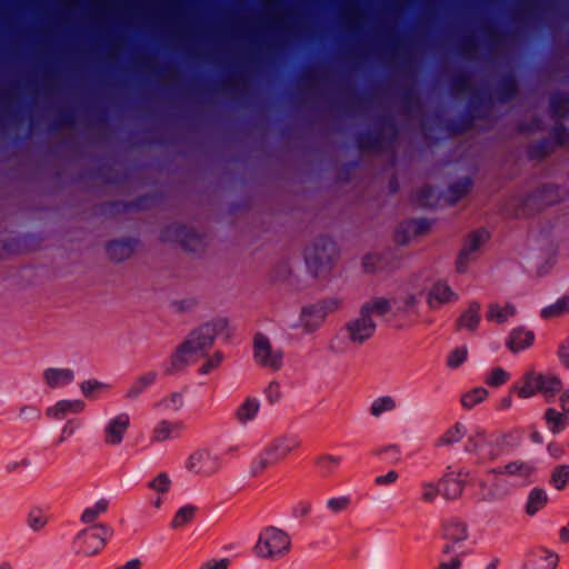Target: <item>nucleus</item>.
Wrapping results in <instances>:
<instances>
[{
  "label": "nucleus",
  "mask_w": 569,
  "mask_h": 569,
  "mask_svg": "<svg viewBox=\"0 0 569 569\" xmlns=\"http://www.w3.org/2000/svg\"><path fill=\"white\" fill-rule=\"evenodd\" d=\"M569 482V465L557 466L550 476V485L557 490H563Z\"/></svg>",
  "instance_id": "55"
},
{
  "label": "nucleus",
  "mask_w": 569,
  "mask_h": 569,
  "mask_svg": "<svg viewBox=\"0 0 569 569\" xmlns=\"http://www.w3.org/2000/svg\"><path fill=\"white\" fill-rule=\"evenodd\" d=\"M253 357L258 365L279 370L282 366L283 352L272 350L269 339L262 333H257L253 339Z\"/></svg>",
  "instance_id": "11"
},
{
  "label": "nucleus",
  "mask_w": 569,
  "mask_h": 569,
  "mask_svg": "<svg viewBox=\"0 0 569 569\" xmlns=\"http://www.w3.org/2000/svg\"><path fill=\"white\" fill-rule=\"evenodd\" d=\"M509 379V373L501 367H497L490 371L485 382L490 387H500Z\"/></svg>",
  "instance_id": "59"
},
{
  "label": "nucleus",
  "mask_w": 569,
  "mask_h": 569,
  "mask_svg": "<svg viewBox=\"0 0 569 569\" xmlns=\"http://www.w3.org/2000/svg\"><path fill=\"white\" fill-rule=\"evenodd\" d=\"M112 535V529L106 525H96L81 530L74 538L73 548L76 553L94 556L100 552Z\"/></svg>",
  "instance_id": "6"
},
{
  "label": "nucleus",
  "mask_w": 569,
  "mask_h": 569,
  "mask_svg": "<svg viewBox=\"0 0 569 569\" xmlns=\"http://www.w3.org/2000/svg\"><path fill=\"white\" fill-rule=\"evenodd\" d=\"M150 200H152V198L150 196H143V197H139L138 199H136L132 202L112 201V202H108L106 206L108 207L109 210L117 211V212L128 211L130 209L140 210V209H143L144 207H147L148 202Z\"/></svg>",
  "instance_id": "54"
},
{
  "label": "nucleus",
  "mask_w": 569,
  "mask_h": 569,
  "mask_svg": "<svg viewBox=\"0 0 569 569\" xmlns=\"http://www.w3.org/2000/svg\"><path fill=\"white\" fill-rule=\"evenodd\" d=\"M488 397V390L483 387H476L461 396V405L465 409L470 410L477 405L485 401Z\"/></svg>",
  "instance_id": "48"
},
{
  "label": "nucleus",
  "mask_w": 569,
  "mask_h": 569,
  "mask_svg": "<svg viewBox=\"0 0 569 569\" xmlns=\"http://www.w3.org/2000/svg\"><path fill=\"white\" fill-rule=\"evenodd\" d=\"M548 429L557 435L565 430L567 416L563 412H559L555 408H548L543 415Z\"/></svg>",
  "instance_id": "44"
},
{
  "label": "nucleus",
  "mask_w": 569,
  "mask_h": 569,
  "mask_svg": "<svg viewBox=\"0 0 569 569\" xmlns=\"http://www.w3.org/2000/svg\"><path fill=\"white\" fill-rule=\"evenodd\" d=\"M197 508L191 505L181 507L173 516L170 527L172 529H179L190 523L196 515Z\"/></svg>",
  "instance_id": "52"
},
{
  "label": "nucleus",
  "mask_w": 569,
  "mask_h": 569,
  "mask_svg": "<svg viewBox=\"0 0 569 569\" xmlns=\"http://www.w3.org/2000/svg\"><path fill=\"white\" fill-rule=\"evenodd\" d=\"M162 242H178L181 248L189 252H199L207 246V234L197 232L184 224H168L160 232Z\"/></svg>",
  "instance_id": "5"
},
{
  "label": "nucleus",
  "mask_w": 569,
  "mask_h": 569,
  "mask_svg": "<svg viewBox=\"0 0 569 569\" xmlns=\"http://www.w3.org/2000/svg\"><path fill=\"white\" fill-rule=\"evenodd\" d=\"M477 48L476 39L472 36L465 37L457 46V53L461 57H468Z\"/></svg>",
  "instance_id": "62"
},
{
  "label": "nucleus",
  "mask_w": 569,
  "mask_h": 569,
  "mask_svg": "<svg viewBox=\"0 0 569 569\" xmlns=\"http://www.w3.org/2000/svg\"><path fill=\"white\" fill-rule=\"evenodd\" d=\"M342 460V456L321 453L313 459V467L321 478H329L338 471Z\"/></svg>",
  "instance_id": "27"
},
{
  "label": "nucleus",
  "mask_w": 569,
  "mask_h": 569,
  "mask_svg": "<svg viewBox=\"0 0 569 569\" xmlns=\"http://www.w3.org/2000/svg\"><path fill=\"white\" fill-rule=\"evenodd\" d=\"M490 239V232L486 228H478L468 233L465 239L463 246L460 249L456 269L457 272L463 273L467 271L470 262L476 259L475 253Z\"/></svg>",
  "instance_id": "7"
},
{
  "label": "nucleus",
  "mask_w": 569,
  "mask_h": 569,
  "mask_svg": "<svg viewBox=\"0 0 569 569\" xmlns=\"http://www.w3.org/2000/svg\"><path fill=\"white\" fill-rule=\"evenodd\" d=\"M523 438V431L519 428H513L496 437V439L488 442V450L483 455L489 460H496L500 456L517 449Z\"/></svg>",
  "instance_id": "10"
},
{
  "label": "nucleus",
  "mask_w": 569,
  "mask_h": 569,
  "mask_svg": "<svg viewBox=\"0 0 569 569\" xmlns=\"http://www.w3.org/2000/svg\"><path fill=\"white\" fill-rule=\"evenodd\" d=\"M171 480L166 472L159 473L149 483L148 488L159 493H166L170 490Z\"/></svg>",
  "instance_id": "60"
},
{
  "label": "nucleus",
  "mask_w": 569,
  "mask_h": 569,
  "mask_svg": "<svg viewBox=\"0 0 569 569\" xmlns=\"http://www.w3.org/2000/svg\"><path fill=\"white\" fill-rule=\"evenodd\" d=\"M519 91V82L513 72L503 73L496 87V96L499 102L511 101Z\"/></svg>",
  "instance_id": "23"
},
{
  "label": "nucleus",
  "mask_w": 569,
  "mask_h": 569,
  "mask_svg": "<svg viewBox=\"0 0 569 569\" xmlns=\"http://www.w3.org/2000/svg\"><path fill=\"white\" fill-rule=\"evenodd\" d=\"M466 435V427L457 422L453 427L449 428L441 437L436 441V446H448L460 441Z\"/></svg>",
  "instance_id": "49"
},
{
  "label": "nucleus",
  "mask_w": 569,
  "mask_h": 569,
  "mask_svg": "<svg viewBox=\"0 0 569 569\" xmlns=\"http://www.w3.org/2000/svg\"><path fill=\"white\" fill-rule=\"evenodd\" d=\"M558 562L559 557L556 552L538 547L527 555L522 569H556Z\"/></svg>",
  "instance_id": "17"
},
{
  "label": "nucleus",
  "mask_w": 569,
  "mask_h": 569,
  "mask_svg": "<svg viewBox=\"0 0 569 569\" xmlns=\"http://www.w3.org/2000/svg\"><path fill=\"white\" fill-rule=\"evenodd\" d=\"M562 387V381L558 375L530 370L523 375L522 385L513 386L511 391L522 399L531 398L537 393H541L546 398H552L561 391Z\"/></svg>",
  "instance_id": "2"
},
{
  "label": "nucleus",
  "mask_w": 569,
  "mask_h": 569,
  "mask_svg": "<svg viewBox=\"0 0 569 569\" xmlns=\"http://www.w3.org/2000/svg\"><path fill=\"white\" fill-rule=\"evenodd\" d=\"M391 302L392 300L387 298L377 297L365 302L360 308V313L370 318H372V315L382 317L391 310Z\"/></svg>",
  "instance_id": "39"
},
{
  "label": "nucleus",
  "mask_w": 569,
  "mask_h": 569,
  "mask_svg": "<svg viewBox=\"0 0 569 569\" xmlns=\"http://www.w3.org/2000/svg\"><path fill=\"white\" fill-rule=\"evenodd\" d=\"M427 232V218L410 219L401 222L396 232L395 241L398 244H407L412 237L423 234Z\"/></svg>",
  "instance_id": "20"
},
{
  "label": "nucleus",
  "mask_w": 569,
  "mask_h": 569,
  "mask_svg": "<svg viewBox=\"0 0 569 569\" xmlns=\"http://www.w3.org/2000/svg\"><path fill=\"white\" fill-rule=\"evenodd\" d=\"M557 356L559 358L560 363L569 370V337L565 338L557 351Z\"/></svg>",
  "instance_id": "64"
},
{
  "label": "nucleus",
  "mask_w": 569,
  "mask_h": 569,
  "mask_svg": "<svg viewBox=\"0 0 569 569\" xmlns=\"http://www.w3.org/2000/svg\"><path fill=\"white\" fill-rule=\"evenodd\" d=\"M191 341H183L176 352L171 356L170 366L166 369V375H173L177 371L181 370L188 365V355H192L193 352L190 349Z\"/></svg>",
  "instance_id": "37"
},
{
  "label": "nucleus",
  "mask_w": 569,
  "mask_h": 569,
  "mask_svg": "<svg viewBox=\"0 0 569 569\" xmlns=\"http://www.w3.org/2000/svg\"><path fill=\"white\" fill-rule=\"evenodd\" d=\"M481 305L478 301H471L466 310L456 320L458 330L467 329L471 332L476 331L481 321Z\"/></svg>",
  "instance_id": "25"
},
{
  "label": "nucleus",
  "mask_w": 569,
  "mask_h": 569,
  "mask_svg": "<svg viewBox=\"0 0 569 569\" xmlns=\"http://www.w3.org/2000/svg\"><path fill=\"white\" fill-rule=\"evenodd\" d=\"M33 240L32 237H12L3 241L0 244V258H3L6 254H17L29 251L31 248L29 246V241Z\"/></svg>",
  "instance_id": "36"
},
{
  "label": "nucleus",
  "mask_w": 569,
  "mask_h": 569,
  "mask_svg": "<svg viewBox=\"0 0 569 569\" xmlns=\"http://www.w3.org/2000/svg\"><path fill=\"white\" fill-rule=\"evenodd\" d=\"M157 379V372L156 371H148L141 376H139L131 385V387L128 389L126 397L133 399L138 395H140L146 388L151 386Z\"/></svg>",
  "instance_id": "45"
},
{
  "label": "nucleus",
  "mask_w": 569,
  "mask_h": 569,
  "mask_svg": "<svg viewBox=\"0 0 569 569\" xmlns=\"http://www.w3.org/2000/svg\"><path fill=\"white\" fill-rule=\"evenodd\" d=\"M397 408V401L391 396H382L375 399L370 406V415L378 418L385 412L393 411Z\"/></svg>",
  "instance_id": "50"
},
{
  "label": "nucleus",
  "mask_w": 569,
  "mask_h": 569,
  "mask_svg": "<svg viewBox=\"0 0 569 569\" xmlns=\"http://www.w3.org/2000/svg\"><path fill=\"white\" fill-rule=\"evenodd\" d=\"M74 378L71 369L49 368L44 371V380L51 388L70 383Z\"/></svg>",
  "instance_id": "42"
},
{
  "label": "nucleus",
  "mask_w": 569,
  "mask_h": 569,
  "mask_svg": "<svg viewBox=\"0 0 569 569\" xmlns=\"http://www.w3.org/2000/svg\"><path fill=\"white\" fill-rule=\"evenodd\" d=\"M220 467L221 463L219 458L207 450L192 452L186 461V468L188 471L204 477L217 473Z\"/></svg>",
  "instance_id": "15"
},
{
  "label": "nucleus",
  "mask_w": 569,
  "mask_h": 569,
  "mask_svg": "<svg viewBox=\"0 0 569 569\" xmlns=\"http://www.w3.org/2000/svg\"><path fill=\"white\" fill-rule=\"evenodd\" d=\"M471 89V77L466 69H461L450 77L449 92L455 99L463 97L466 93L470 92Z\"/></svg>",
  "instance_id": "29"
},
{
  "label": "nucleus",
  "mask_w": 569,
  "mask_h": 569,
  "mask_svg": "<svg viewBox=\"0 0 569 569\" xmlns=\"http://www.w3.org/2000/svg\"><path fill=\"white\" fill-rule=\"evenodd\" d=\"M223 359V355L221 351L214 352L212 357H210L206 362L202 363V366L199 369V372L201 375H208L213 369L218 368Z\"/></svg>",
  "instance_id": "63"
},
{
  "label": "nucleus",
  "mask_w": 569,
  "mask_h": 569,
  "mask_svg": "<svg viewBox=\"0 0 569 569\" xmlns=\"http://www.w3.org/2000/svg\"><path fill=\"white\" fill-rule=\"evenodd\" d=\"M228 328L227 319H217L213 322L204 323L197 330L192 331L186 341H191V351L193 353L209 349L218 333Z\"/></svg>",
  "instance_id": "8"
},
{
  "label": "nucleus",
  "mask_w": 569,
  "mask_h": 569,
  "mask_svg": "<svg viewBox=\"0 0 569 569\" xmlns=\"http://www.w3.org/2000/svg\"><path fill=\"white\" fill-rule=\"evenodd\" d=\"M342 17L350 27H358L362 18V13L358 4H350L342 10Z\"/></svg>",
  "instance_id": "61"
},
{
  "label": "nucleus",
  "mask_w": 569,
  "mask_h": 569,
  "mask_svg": "<svg viewBox=\"0 0 569 569\" xmlns=\"http://www.w3.org/2000/svg\"><path fill=\"white\" fill-rule=\"evenodd\" d=\"M186 429L182 421L161 420L152 430L151 441L162 442L168 439L179 438Z\"/></svg>",
  "instance_id": "22"
},
{
  "label": "nucleus",
  "mask_w": 569,
  "mask_h": 569,
  "mask_svg": "<svg viewBox=\"0 0 569 569\" xmlns=\"http://www.w3.org/2000/svg\"><path fill=\"white\" fill-rule=\"evenodd\" d=\"M549 108L551 116L562 120L569 117V94L565 91H555L550 94Z\"/></svg>",
  "instance_id": "33"
},
{
  "label": "nucleus",
  "mask_w": 569,
  "mask_h": 569,
  "mask_svg": "<svg viewBox=\"0 0 569 569\" xmlns=\"http://www.w3.org/2000/svg\"><path fill=\"white\" fill-rule=\"evenodd\" d=\"M536 470V467L530 461L515 460L505 466L497 467L492 470L495 475L517 477L520 479H528Z\"/></svg>",
  "instance_id": "24"
},
{
  "label": "nucleus",
  "mask_w": 569,
  "mask_h": 569,
  "mask_svg": "<svg viewBox=\"0 0 569 569\" xmlns=\"http://www.w3.org/2000/svg\"><path fill=\"white\" fill-rule=\"evenodd\" d=\"M555 151L553 143L550 139L543 137L530 143L527 148V157L530 160H542Z\"/></svg>",
  "instance_id": "38"
},
{
  "label": "nucleus",
  "mask_w": 569,
  "mask_h": 569,
  "mask_svg": "<svg viewBox=\"0 0 569 569\" xmlns=\"http://www.w3.org/2000/svg\"><path fill=\"white\" fill-rule=\"evenodd\" d=\"M488 440L485 439V431L478 430L476 436H470L465 445V450L469 453H475L479 462L490 461L483 455L488 450Z\"/></svg>",
  "instance_id": "35"
},
{
  "label": "nucleus",
  "mask_w": 569,
  "mask_h": 569,
  "mask_svg": "<svg viewBox=\"0 0 569 569\" xmlns=\"http://www.w3.org/2000/svg\"><path fill=\"white\" fill-rule=\"evenodd\" d=\"M482 99L473 90L466 106V110L458 118L445 120V129L449 134L456 136L466 132L477 119L476 111L481 107Z\"/></svg>",
  "instance_id": "9"
},
{
  "label": "nucleus",
  "mask_w": 569,
  "mask_h": 569,
  "mask_svg": "<svg viewBox=\"0 0 569 569\" xmlns=\"http://www.w3.org/2000/svg\"><path fill=\"white\" fill-rule=\"evenodd\" d=\"M277 465L274 459L263 449L251 462L250 472L257 477L264 472L268 468Z\"/></svg>",
  "instance_id": "53"
},
{
  "label": "nucleus",
  "mask_w": 569,
  "mask_h": 569,
  "mask_svg": "<svg viewBox=\"0 0 569 569\" xmlns=\"http://www.w3.org/2000/svg\"><path fill=\"white\" fill-rule=\"evenodd\" d=\"M130 418L127 413H120L112 418L104 429V442L110 446H118L129 428Z\"/></svg>",
  "instance_id": "19"
},
{
  "label": "nucleus",
  "mask_w": 569,
  "mask_h": 569,
  "mask_svg": "<svg viewBox=\"0 0 569 569\" xmlns=\"http://www.w3.org/2000/svg\"><path fill=\"white\" fill-rule=\"evenodd\" d=\"M548 502V496L545 489L535 487L530 490L526 503V513L535 516Z\"/></svg>",
  "instance_id": "41"
},
{
  "label": "nucleus",
  "mask_w": 569,
  "mask_h": 569,
  "mask_svg": "<svg viewBox=\"0 0 569 569\" xmlns=\"http://www.w3.org/2000/svg\"><path fill=\"white\" fill-rule=\"evenodd\" d=\"M371 455L383 461L396 465L401 460V450L398 445H388L371 450Z\"/></svg>",
  "instance_id": "51"
},
{
  "label": "nucleus",
  "mask_w": 569,
  "mask_h": 569,
  "mask_svg": "<svg viewBox=\"0 0 569 569\" xmlns=\"http://www.w3.org/2000/svg\"><path fill=\"white\" fill-rule=\"evenodd\" d=\"M569 313V296L559 298L555 303L545 307L540 316L543 319H551Z\"/></svg>",
  "instance_id": "47"
},
{
  "label": "nucleus",
  "mask_w": 569,
  "mask_h": 569,
  "mask_svg": "<svg viewBox=\"0 0 569 569\" xmlns=\"http://www.w3.org/2000/svg\"><path fill=\"white\" fill-rule=\"evenodd\" d=\"M376 322L372 318L359 312V317L348 321L345 326L347 336L352 343L362 345L376 332Z\"/></svg>",
  "instance_id": "16"
},
{
  "label": "nucleus",
  "mask_w": 569,
  "mask_h": 569,
  "mask_svg": "<svg viewBox=\"0 0 569 569\" xmlns=\"http://www.w3.org/2000/svg\"><path fill=\"white\" fill-rule=\"evenodd\" d=\"M337 257L338 247L329 237H319L305 249L306 263L315 277L330 272Z\"/></svg>",
  "instance_id": "3"
},
{
  "label": "nucleus",
  "mask_w": 569,
  "mask_h": 569,
  "mask_svg": "<svg viewBox=\"0 0 569 569\" xmlns=\"http://www.w3.org/2000/svg\"><path fill=\"white\" fill-rule=\"evenodd\" d=\"M443 538L453 545L465 541L468 538V526L466 522L453 518L443 525Z\"/></svg>",
  "instance_id": "32"
},
{
  "label": "nucleus",
  "mask_w": 569,
  "mask_h": 569,
  "mask_svg": "<svg viewBox=\"0 0 569 569\" xmlns=\"http://www.w3.org/2000/svg\"><path fill=\"white\" fill-rule=\"evenodd\" d=\"M468 358V349L466 346L457 347L447 357L446 365L450 369H457L462 366Z\"/></svg>",
  "instance_id": "57"
},
{
  "label": "nucleus",
  "mask_w": 569,
  "mask_h": 569,
  "mask_svg": "<svg viewBox=\"0 0 569 569\" xmlns=\"http://www.w3.org/2000/svg\"><path fill=\"white\" fill-rule=\"evenodd\" d=\"M301 447L298 436H282L271 441L264 449L277 463L284 460L292 451Z\"/></svg>",
  "instance_id": "18"
},
{
  "label": "nucleus",
  "mask_w": 569,
  "mask_h": 569,
  "mask_svg": "<svg viewBox=\"0 0 569 569\" xmlns=\"http://www.w3.org/2000/svg\"><path fill=\"white\" fill-rule=\"evenodd\" d=\"M533 341V331L526 330L525 328L520 327L511 330L506 341V346L511 352L517 353L529 348Z\"/></svg>",
  "instance_id": "26"
},
{
  "label": "nucleus",
  "mask_w": 569,
  "mask_h": 569,
  "mask_svg": "<svg viewBox=\"0 0 569 569\" xmlns=\"http://www.w3.org/2000/svg\"><path fill=\"white\" fill-rule=\"evenodd\" d=\"M515 313L516 308L513 305L508 303L502 308L498 303H490L487 312V319L497 323H503L510 316H513Z\"/></svg>",
  "instance_id": "46"
},
{
  "label": "nucleus",
  "mask_w": 569,
  "mask_h": 569,
  "mask_svg": "<svg viewBox=\"0 0 569 569\" xmlns=\"http://www.w3.org/2000/svg\"><path fill=\"white\" fill-rule=\"evenodd\" d=\"M290 548V536L282 529L269 526L261 530L253 550L259 558L274 560L286 556Z\"/></svg>",
  "instance_id": "4"
},
{
  "label": "nucleus",
  "mask_w": 569,
  "mask_h": 569,
  "mask_svg": "<svg viewBox=\"0 0 569 569\" xmlns=\"http://www.w3.org/2000/svg\"><path fill=\"white\" fill-rule=\"evenodd\" d=\"M341 302L337 298H329L318 303L310 305L302 308L301 319L303 326L309 330L318 328L329 312L337 310Z\"/></svg>",
  "instance_id": "13"
},
{
  "label": "nucleus",
  "mask_w": 569,
  "mask_h": 569,
  "mask_svg": "<svg viewBox=\"0 0 569 569\" xmlns=\"http://www.w3.org/2000/svg\"><path fill=\"white\" fill-rule=\"evenodd\" d=\"M377 124L375 131H366L357 136L356 143L360 152L380 153L397 141L399 127L391 114L378 117Z\"/></svg>",
  "instance_id": "1"
},
{
  "label": "nucleus",
  "mask_w": 569,
  "mask_h": 569,
  "mask_svg": "<svg viewBox=\"0 0 569 569\" xmlns=\"http://www.w3.org/2000/svg\"><path fill=\"white\" fill-rule=\"evenodd\" d=\"M425 289L416 291L415 293H407L403 297L392 299L393 305L396 306V313H416L418 298L423 295Z\"/></svg>",
  "instance_id": "40"
},
{
  "label": "nucleus",
  "mask_w": 569,
  "mask_h": 569,
  "mask_svg": "<svg viewBox=\"0 0 569 569\" xmlns=\"http://www.w3.org/2000/svg\"><path fill=\"white\" fill-rule=\"evenodd\" d=\"M82 400H60L53 407L47 409L46 415L50 418L62 419L69 412L79 413L84 409Z\"/></svg>",
  "instance_id": "31"
},
{
  "label": "nucleus",
  "mask_w": 569,
  "mask_h": 569,
  "mask_svg": "<svg viewBox=\"0 0 569 569\" xmlns=\"http://www.w3.org/2000/svg\"><path fill=\"white\" fill-rule=\"evenodd\" d=\"M50 515L40 507H32L27 515V525L34 531H41L49 523Z\"/></svg>",
  "instance_id": "43"
},
{
  "label": "nucleus",
  "mask_w": 569,
  "mask_h": 569,
  "mask_svg": "<svg viewBox=\"0 0 569 569\" xmlns=\"http://www.w3.org/2000/svg\"><path fill=\"white\" fill-rule=\"evenodd\" d=\"M458 300V295L451 289L446 281H437L429 288V308H433V303L446 305Z\"/></svg>",
  "instance_id": "28"
},
{
  "label": "nucleus",
  "mask_w": 569,
  "mask_h": 569,
  "mask_svg": "<svg viewBox=\"0 0 569 569\" xmlns=\"http://www.w3.org/2000/svg\"><path fill=\"white\" fill-rule=\"evenodd\" d=\"M462 475L467 476L462 471L448 472L439 480L436 487L429 483V500L437 495H441L447 500L458 499L465 489Z\"/></svg>",
  "instance_id": "12"
},
{
  "label": "nucleus",
  "mask_w": 569,
  "mask_h": 569,
  "mask_svg": "<svg viewBox=\"0 0 569 569\" xmlns=\"http://www.w3.org/2000/svg\"><path fill=\"white\" fill-rule=\"evenodd\" d=\"M558 191L559 187L556 184L549 183L541 186L523 198L521 202L522 211L531 213L533 210L539 211L542 207L555 204L559 201Z\"/></svg>",
  "instance_id": "14"
},
{
  "label": "nucleus",
  "mask_w": 569,
  "mask_h": 569,
  "mask_svg": "<svg viewBox=\"0 0 569 569\" xmlns=\"http://www.w3.org/2000/svg\"><path fill=\"white\" fill-rule=\"evenodd\" d=\"M473 180L471 177H463L455 180L448 186L446 200L450 204H456L463 199L472 189Z\"/></svg>",
  "instance_id": "30"
},
{
  "label": "nucleus",
  "mask_w": 569,
  "mask_h": 569,
  "mask_svg": "<svg viewBox=\"0 0 569 569\" xmlns=\"http://www.w3.org/2000/svg\"><path fill=\"white\" fill-rule=\"evenodd\" d=\"M551 137H552V143L553 148L561 147L569 143V130L562 122H557L551 128Z\"/></svg>",
  "instance_id": "58"
},
{
  "label": "nucleus",
  "mask_w": 569,
  "mask_h": 569,
  "mask_svg": "<svg viewBox=\"0 0 569 569\" xmlns=\"http://www.w3.org/2000/svg\"><path fill=\"white\" fill-rule=\"evenodd\" d=\"M109 502L106 499L98 500L93 507L87 508L83 510L81 515V521L83 523L93 522L101 513L106 512L108 509Z\"/></svg>",
  "instance_id": "56"
},
{
  "label": "nucleus",
  "mask_w": 569,
  "mask_h": 569,
  "mask_svg": "<svg viewBox=\"0 0 569 569\" xmlns=\"http://www.w3.org/2000/svg\"><path fill=\"white\" fill-rule=\"evenodd\" d=\"M138 243L137 239L111 240L107 243L106 251L111 260L120 262L132 256Z\"/></svg>",
  "instance_id": "21"
},
{
  "label": "nucleus",
  "mask_w": 569,
  "mask_h": 569,
  "mask_svg": "<svg viewBox=\"0 0 569 569\" xmlns=\"http://www.w3.org/2000/svg\"><path fill=\"white\" fill-rule=\"evenodd\" d=\"M260 409V401L256 397H248L246 400L236 409L234 417L238 422L246 425L252 421Z\"/></svg>",
  "instance_id": "34"
}]
</instances>
